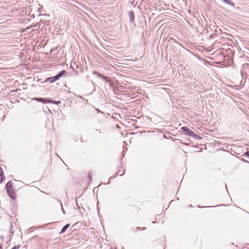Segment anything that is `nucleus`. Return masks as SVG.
Here are the masks:
<instances>
[{
    "label": "nucleus",
    "instance_id": "f257e3e1",
    "mask_svg": "<svg viewBox=\"0 0 249 249\" xmlns=\"http://www.w3.org/2000/svg\"><path fill=\"white\" fill-rule=\"evenodd\" d=\"M67 73L68 72L66 71L62 70L55 76L47 78L45 80V82L53 83L58 80L62 76H65Z\"/></svg>",
    "mask_w": 249,
    "mask_h": 249
},
{
    "label": "nucleus",
    "instance_id": "f03ea898",
    "mask_svg": "<svg viewBox=\"0 0 249 249\" xmlns=\"http://www.w3.org/2000/svg\"><path fill=\"white\" fill-rule=\"evenodd\" d=\"M181 129L185 133V134L193 137L194 138L197 140H201L202 138L199 136L192 130L190 129L188 127L186 126H183L181 128Z\"/></svg>",
    "mask_w": 249,
    "mask_h": 249
},
{
    "label": "nucleus",
    "instance_id": "7ed1b4c3",
    "mask_svg": "<svg viewBox=\"0 0 249 249\" xmlns=\"http://www.w3.org/2000/svg\"><path fill=\"white\" fill-rule=\"evenodd\" d=\"M7 191V194L8 195V196L11 198H13L14 199L15 197V193L12 189H10V190H6Z\"/></svg>",
    "mask_w": 249,
    "mask_h": 249
},
{
    "label": "nucleus",
    "instance_id": "20e7f679",
    "mask_svg": "<svg viewBox=\"0 0 249 249\" xmlns=\"http://www.w3.org/2000/svg\"><path fill=\"white\" fill-rule=\"evenodd\" d=\"M128 16L129 17L130 21L131 22H132L134 19V14L133 11H130L128 12Z\"/></svg>",
    "mask_w": 249,
    "mask_h": 249
},
{
    "label": "nucleus",
    "instance_id": "39448f33",
    "mask_svg": "<svg viewBox=\"0 0 249 249\" xmlns=\"http://www.w3.org/2000/svg\"><path fill=\"white\" fill-rule=\"evenodd\" d=\"M12 187H13L12 182L11 181L8 182L5 185V188H6V190L12 189Z\"/></svg>",
    "mask_w": 249,
    "mask_h": 249
},
{
    "label": "nucleus",
    "instance_id": "423d86ee",
    "mask_svg": "<svg viewBox=\"0 0 249 249\" xmlns=\"http://www.w3.org/2000/svg\"><path fill=\"white\" fill-rule=\"evenodd\" d=\"M33 100H35L38 102L46 103L47 99L41 98H33Z\"/></svg>",
    "mask_w": 249,
    "mask_h": 249
},
{
    "label": "nucleus",
    "instance_id": "0eeeda50",
    "mask_svg": "<svg viewBox=\"0 0 249 249\" xmlns=\"http://www.w3.org/2000/svg\"><path fill=\"white\" fill-rule=\"evenodd\" d=\"M94 73L96 74L99 77L102 78L106 80H107V77L106 76H104V75H103L102 74L100 73V72H94Z\"/></svg>",
    "mask_w": 249,
    "mask_h": 249
},
{
    "label": "nucleus",
    "instance_id": "6e6552de",
    "mask_svg": "<svg viewBox=\"0 0 249 249\" xmlns=\"http://www.w3.org/2000/svg\"><path fill=\"white\" fill-rule=\"evenodd\" d=\"M46 103H53V104L58 105V104H59L60 103V101H54V100H51L50 99H47Z\"/></svg>",
    "mask_w": 249,
    "mask_h": 249
},
{
    "label": "nucleus",
    "instance_id": "1a4fd4ad",
    "mask_svg": "<svg viewBox=\"0 0 249 249\" xmlns=\"http://www.w3.org/2000/svg\"><path fill=\"white\" fill-rule=\"evenodd\" d=\"M70 224H66V225H65L62 229L61 231H60V233H63L67 229L70 227Z\"/></svg>",
    "mask_w": 249,
    "mask_h": 249
},
{
    "label": "nucleus",
    "instance_id": "9d476101",
    "mask_svg": "<svg viewBox=\"0 0 249 249\" xmlns=\"http://www.w3.org/2000/svg\"><path fill=\"white\" fill-rule=\"evenodd\" d=\"M124 173H125L124 170H123L121 171V170H119L117 172V174H118V175L120 176H123V175H124Z\"/></svg>",
    "mask_w": 249,
    "mask_h": 249
},
{
    "label": "nucleus",
    "instance_id": "9b49d317",
    "mask_svg": "<svg viewBox=\"0 0 249 249\" xmlns=\"http://www.w3.org/2000/svg\"><path fill=\"white\" fill-rule=\"evenodd\" d=\"M3 177H4L3 175H0V183H2L3 182Z\"/></svg>",
    "mask_w": 249,
    "mask_h": 249
},
{
    "label": "nucleus",
    "instance_id": "f8f14e48",
    "mask_svg": "<svg viewBox=\"0 0 249 249\" xmlns=\"http://www.w3.org/2000/svg\"><path fill=\"white\" fill-rule=\"evenodd\" d=\"M92 177V174L91 172H89V178L90 181H91Z\"/></svg>",
    "mask_w": 249,
    "mask_h": 249
},
{
    "label": "nucleus",
    "instance_id": "ddd939ff",
    "mask_svg": "<svg viewBox=\"0 0 249 249\" xmlns=\"http://www.w3.org/2000/svg\"><path fill=\"white\" fill-rule=\"evenodd\" d=\"M60 205H61V210H62V212H63V213L64 214H65V211H64V209H63V208L62 203H60Z\"/></svg>",
    "mask_w": 249,
    "mask_h": 249
},
{
    "label": "nucleus",
    "instance_id": "4468645a",
    "mask_svg": "<svg viewBox=\"0 0 249 249\" xmlns=\"http://www.w3.org/2000/svg\"><path fill=\"white\" fill-rule=\"evenodd\" d=\"M3 172L1 167H0V175H3Z\"/></svg>",
    "mask_w": 249,
    "mask_h": 249
},
{
    "label": "nucleus",
    "instance_id": "2eb2a0df",
    "mask_svg": "<svg viewBox=\"0 0 249 249\" xmlns=\"http://www.w3.org/2000/svg\"><path fill=\"white\" fill-rule=\"evenodd\" d=\"M19 248V246H16L13 247L12 249H18Z\"/></svg>",
    "mask_w": 249,
    "mask_h": 249
},
{
    "label": "nucleus",
    "instance_id": "dca6fc26",
    "mask_svg": "<svg viewBox=\"0 0 249 249\" xmlns=\"http://www.w3.org/2000/svg\"><path fill=\"white\" fill-rule=\"evenodd\" d=\"M245 155H246L247 156H249V151H247V152L245 153Z\"/></svg>",
    "mask_w": 249,
    "mask_h": 249
},
{
    "label": "nucleus",
    "instance_id": "f3484780",
    "mask_svg": "<svg viewBox=\"0 0 249 249\" xmlns=\"http://www.w3.org/2000/svg\"><path fill=\"white\" fill-rule=\"evenodd\" d=\"M75 204H76V206L78 208H80V206H79V203H75Z\"/></svg>",
    "mask_w": 249,
    "mask_h": 249
},
{
    "label": "nucleus",
    "instance_id": "a211bd4d",
    "mask_svg": "<svg viewBox=\"0 0 249 249\" xmlns=\"http://www.w3.org/2000/svg\"><path fill=\"white\" fill-rule=\"evenodd\" d=\"M173 42H175V43L178 44L177 42H176L175 39H173Z\"/></svg>",
    "mask_w": 249,
    "mask_h": 249
},
{
    "label": "nucleus",
    "instance_id": "6ab92c4d",
    "mask_svg": "<svg viewBox=\"0 0 249 249\" xmlns=\"http://www.w3.org/2000/svg\"><path fill=\"white\" fill-rule=\"evenodd\" d=\"M227 206V205H219L218 206H216L215 207H217V206Z\"/></svg>",
    "mask_w": 249,
    "mask_h": 249
},
{
    "label": "nucleus",
    "instance_id": "aec40b11",
    "mask_svg": "<svg viewBox=\"0 0 249 249\" xmlns=\"http://www.w3.org/2000/svg\"><path fill=\"white\" fill-rule=\"evenodd\" d=\"M0 238L2 239H3V236L2 235L0 236Z\"/></svg>",
    "mask_w": 249,
    "mask_h": 249
},
{
    "label": "nucleus",
    "instance_id": "412c9836",
    "mask_svg": "<svg viewBox=\"0 0 249 249\" xmlns=\"http://www.w3.org/2000/svg\"><path fill=\"white\" fill-rule=\"evenodd\" d=\"M191 206H192V205H189L188 206V208H190V207H191Z\"/></svg>",
    "mask_w": 249,
    "mask_h": 249
},
{
    "label": "nucleus",
    "instance_id": "4be33fe9",
    "mask_svg": "<svg viewBox=\"0 0 249 249\" xmlns=\"http://www.w3.org/2000/svg\"><path fill=\"white\" fill-rule=\"evenodd\" d=\"M205 208H210L211 207H207V206H205Z\"/></svg>",
    "mask_w": 249,
    "mask_h": 249
},
{
    "label": "nucleus",
    "instance_id": "5701e85b",
    "mask_svg": "<svg viewBox=\"0 0 249 249\" xmlns=\"http://www.w3.org/2000/svg\"><path fill=\"white\" fill-rule=\"evenodd\" d=\"M98 203H97V209L98 208Z\"/></svg>",
    "mask_w": 249,
    "mask_h": 249
},
{
    "label": "nucleus",
    "instance_id": "b1692460",
    "mask_svg": "<svg viewBox=\"0 0 249 249\" xmlns=\"http://www.w3.org/2000/svg\"><path fill=\"white\" fill-rule=\"evenodd\" d=\"M173 200H172V201H171L170 202V203H172V202H173Z\"/></svg>",
    "mask_w": 249,
    "mask_h": 249
},
{
    "label": "nucleus",
    "instance_id": "393cba45",
    "mask_svg": "<svg viewBox=\"0 0 249 249\" xmlns=\"http://www.w3.org/2000/svg\"><path fill=\"white\" fill-rule=\"evenodd\" d=\"M198 208H200L199 205H197Z\"/></svg>",
    "mask_w": 249,
    "mask_h": 249
},
{
    "label": "nucleus",
    "instance_id": "a878e982",
    "mask_svg": "<svg viewBox=\"0 0 249 249\" xmlns=\"http://www.w3.org/2000/svg\"><path fill=\"white\" fill-rule=\"evenodd\" d=\"M1 246L0 245V249H1Z\"/></svg>",
    "mask_w": 249,
    "mask_h": 249
}]
</instances>
